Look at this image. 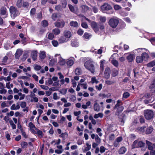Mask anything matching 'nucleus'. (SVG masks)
Instances as JSON below:
<instances>
[{
	"label": "nucleus",
	"instance_id": "1",
	"mask_svg": "<svg viewBox=\"0 0 155 155\" xmlns=\"http://www.w3.org/2000/svg\"><path fill=\"white\" fill-rule=\"evenodd\" d=\"M94 62L92 60L90 59L84 63V66L85 68L93 73L95 71V68L94 65Z\"/></svg>",
	"mask_w": 155,
	"mask_h": 155
},
{
	"label": "nucleus",
	"instance_id": "2",
	"mask_svg": "<svg viewBox=\"0 0 155 155\" xmlns=\"http://www.w3.org/2000/svg\"><path fill=\"white\" fill-rule=\"evenodd\" d=\"M9 12L11 18L14 19L15 18L18 16L20 13L17 8L13 6H11L9 8Z\"/></svg>",
	"mask_w": 155,
	"mask_h": 155
},
{
	"label": "nucleus",
	"instance_id": "3",
	"mask_svg": "<svg viewBox=\"0 0 155 155\" xmlns=\"http://www.w3.org/2000/svg\"><path fill=\"white\" fill-rule=\"evenodd\" d=\"M144 114L145 118L148 120L152 119L154 115L153 111L151 110H144Z\"/></svg>",
	"mask_w": 155,
	"mask_h": 155
},
{
	"label": "nucleus",
	"instance_id": "4",
	"mask_svg": "<svg viewBox=\"0 0 155 155\" xmlns=\"http://www.w3.org/2000/svg\"><path fill=\"white\" fill-rule=\"evenodd\" d=\"M108 23L109 25L111 27L114 28L116 27L118 25L119 20L117 18H112L109 20Z\"/></svg>",
	"mask_w": 155,
	"mask_h": 155
},
{
	"label": "nucleus",
	"instance_id": "5",
	"mask_svg": "<svg viewBox=\"0 0 155 155\" xmlns=\"http://www.w3.org/2000/svg\"><path fill=\"white\" fill-rule=\"evenodd\" d=\"M0 14L2 16L3 18H5L8 17V10L5 6H2L0 9Z\"/></svg>",
	"mask_w": 155,
	"mask_h": 155
},
{
	"label": "nucleus",
	"instance_id": "6",
	"mask_svg": "<svg viewBox=\"0 0 155 155\" xmlns=\"http://www.w3.org/2000/svg\"><path fill=\"white\" fill-rule=\"evenodd\" d=\"M112 9V6L107 3H104L101 7V10L104 12Z\"/></svg>",
	"mask_w": 155,
	"mask_h": 155
},
{
	"label": "nucleus",
	"instance_id": "7",
	"mask_svg": "<svg viewBox=\"0 0 155 155\" xmlns=\"http://www.w3.org/2000/svg\"><path fill=\"white\" fill-rule=\"evenodd\" d=\"M68 38V31H65L64 32V36H61L59 39L60 43H63L66 42Z\"/></svg>",
	"mask_w": 155,
	"mask_h": 155
},
{
	"label": "nucleus",
	"instance_id": "8",
	"mask_svg": "<svg viewBox=\"0 0 155 155\" xmlns=\"http://www.w3.org/2000/svg\"><path fill=\"white\" fill-rule=\"evenodd\" d=\"M117 54H114L110 58V59H112L111 60V63L114 66L117 67L118 66V61L114 58V57L117 56Z\"/></svg>",
	"mask_w": 155,
	"mask_h": 155
},
{
	"label": "nucleus",
	"instance_id": "9",
	"mask_svg": "<svg viewBox=\"0 0 155 155\" xmlns=\"http://www.w3.org/2000/svg\"><path fill=\"white\" fill-rule=\"evenodd\" d=\"M91 25L92 28L94 31L96 33H98L99 31V27L97 23L93 21Z\"/></svg>",
	"mask_w": 155,
	"mask_h": 155
},
{
	"label": "nucleus",
	"instance_id": "10",
	"mask_svg": "<svg viewBox=\"0 0 155 155\" xmlns=\"http://www.w3.org/2000/svg\"><path fill=\"white\" fill-rule=\"evenodd\" d=\"M64 24L65 23L63 21L58 20L54 23L55 25L57 27H63L64 26Z\"/></svg>",
	"mask_w": 155,
	"mask_h": 155
},
{
	"label": "nucleus",
	"instance_id": "11",
	"mask_svg": "<svg viewBox=\"0 0 155 155\" xmlns=\"http://www.w3.org/2000/svg\"><path fill=\"white\" fill-rule=\"evenodd\" d=\"M37 51H32L31 54V57L33 60L34 61L36 60L37 57Z\"/></svg>",
	"mask_w": 155,
	"mask_h": 155
},
{
	"label": "nucleus",
	"instance_id": "12",
	"mask_svg": "<svg viewBox=\"0 0 155 155\" xmlns=\"http://www.w3.org/2000/svg\"><path fill=\"white\" fill-rule=\"evenodd\" d=\"M71 45L73 47H77L79 46V43L78 40H72L71 41Z\"/></svg>",
	"mask_w": 155,
	"mask_h": 155
},
{
	"label": "nucleus",
	"instance_id": "13",
	"mask_svg": "<svg viewBox=\"0 0 155 155\" xmlns=\"http://www.w3.org/2000/svg\"><path fill=\"white\" fill-rule=\"evenodd\" d=\"M135 55L133 54H129L127 57V59L129 62H132L134 59Z\"/></svg>",
	"mask_w": 155,
	"mask_h": 155
},
{
	"label": "nucleus",
	"instance_id": "14",
	"mask_svg": "<svg viewBox=\"0 0 155 155\" xmlns=\"http://www.w3.org/2000/svg\"><path fill=\"white\" fill-rule=\"evenodd\" d=\"M124 109V107L123 106H120L119 107L117 110V111L115 112V115L119 116L120 114L122 111Z\"/></svg>",
	"mask_w": 155,
	"mask_h": 155
},
{
	"label": "nucleus",
	"instance_id": "15",
	"mask_svg": "<svg viewBox=\"0 0 155 155\" xmlns=\"http://www.w3.org/2000/svg\"><path fill=\"white\" fill-rule=\"evenodd\" d=\"M110 70L109 68H106L104 72L105 77L106 78H108L110 76Z\"/></svg>",
	"mask_w": 155,
	"mask_h": 155
},
{
	"label": "nucleus",
	"instance_id": "16",
	"mask_svg": "<svg viewBox=\"0 0 155 155\" xmlns=\"http://www.w3.org/2000/svg\"><path fill=\"white\" fill-rule=\"evenodd\" d=\"M20 108V105L18 103L16 104V105L14 104H13L10 107L11 110H17L19 109Z\"/></svg>",
	"mask_w": 155,
	"mask_h": 155
},
{
	"label": "nucleus",
	"instance_id": "17",
	"mask_svg": "<svg viewBox=\"0 0 155 155\" xmlns=\"http://www.w3.org/2000/svg\"><path fill=\"white\" fill-rule=\"evenodd\" d=\"M57 56H59V63L61 65H64L65 64V61L64 60L61 58L60 57V55L57 54L55 55V57Z\"/></svg>",
	"mask_w": 155,
	"mask_h": 155
},
{
	"label": "nucleus",
	"instance_id": "18",
	"mask_svg": "<svg viewBox=\"0 0 155 155\" xmlns=\"http://www.w3.org/2000/svg\"><path fill=\"white\" fill-rule=\"evenodd\" d=\"M22 53V51L21 49H17L15 54V57L16 58H18L21 55Z\"/></svg>",
	"mask_w": 155,
	"mask_h": 155
},
{
	"label": "nucleus",
	"instance_id": "19",
	"mask_svg": "<svg viewBox=\"0 0 155 155\" xmlns=\"http://www.w3.org/2000/svg\"><path fill=\"white\" fill-rule=\"evenodd\" d=\"M36 130L37 131L36 134H37L38 137L41 138H42L44 136L42 132L37 128H36Z\"/></svg>",
	"mask_w": 155,
	"mask_h": 155
},
{
	"label": "nucleus",
	"instance_id": "20",
	"mask_svg": "<svg viewBox=\"0 0 155 155\" xmlns=\"http://www.w3.org/2000/svg\"><path fill=\"white\" fill-rule=\"evenodd\" d=\"M46 56V52L45 51H40L39 57L41 59H44Z\"/></svg>",
	"mask_w": 155,
	"mask_h": 155
},
{
	"label": "nucleus",
	"instance_id": "21",
	"mask_svg": "<svg viewBox=\"0 0 155 155\" xmlns=\"http://www.w3.org/2000/svg\"><path fill=\"white\" fill-rule=\"evenodd\" d=\"M74 58L73 57H71L68 59V67L71 66L74 64Z\"/></svg>",
	"mask_w": 155,
	"mask_h": 155
},
{
	"label": "nucleus",
	"instance_id": "22",
	"mask_svg": "<svg viewBox=\"0 0 155 155\" xmlns=\"http://www.w3.org/2000/svg\"><path fill=\"white\" fill-rule=\"evenodd\" d=\"M23 0H18L16 2V6L18 8H21L22 7Z\"/></svg>",
	"mask_w": 155,
	"mask_h": 155
},
{
	"label": "nucleus",
	"instance_id": "23",
	"mask_svg": "<svg viewBox=\"0 0 155 155\" xmlns=\"http://www.w3.org/2000/svg\"><path fill=\"white\" fill-rule=\"evenodd\" d=\"M153 130V128L152 126L148 127L146 130L145 133L147 134H151Z\"/></svg>",
	"mask_w": 155,
	"mask_h": 155
},
{
	"label": "nucleus",
	"instance_id": "24",
	"mask_svg": "<svg viewBox=\"0 0 155 155\" xmlns=\"http://www.w3.org/2000/svg\"><path fill=\"white\" fill-rule=\"evenodd\" d=\"M49 59H51L49 63L50 66H53L56 63V61L54 59H53L52 57H50Z\"/></svg>",
	"mask_w": 155,
	"mask_h": 155
},
{
	"label": "nucleus",
	"instance_id": "25",
	"mask_svg": "<svg viewBox=\"0 0 155 155\" xmlns=\"http://www.w3.org/2000/svg\"><path fill=\"white\" fill-rule=\"evenodd\" d=\"M127 150L124 147H121L118 151V153L120 154H123L125 153Z\"/></svg>",
	"mask_w": 155,
	"mask_h": 155
},
{
	"label": "nucleus",
	"instance_id": "26",
	"mask_svg": "<svg viewBox=\"0 0 155 155\" xmlns=\"http://www.w3.org/2000/svg\"><path fill=\"white\" fill-rule=\"evenodd\" d=\"M56 88H50L49 91H46V94L47 96L50 95L51 93V91H54L56 89Z\"/></svg>",
	"mask_w": 155,
	"mask_h": 155
},
{
	"label": "nucleus",
	"instance_id": "27",
	"mask_svg": "<svg viewBox=\"0 0 155 155\" xmlns=\"http://www.w3.org/2000/svg\"><path fill=\"white\" fill-rule=\"evenodd\" d=\"M143 60L142 56H137L136 59V61L137 63L142 62Z\"/></svg>",
	"mask_w": 155,
	"mask_h": 155
},
{
	"label": "nucleus",
	"instance_id": "28",
	"mask_svg": "<svg viewBox=\"0 0 155 155\" xmlns=\"http://www.w3.org/2000/svg\"><path fill=\"white\" fill-rule=\"evenodd\" d=\"M94 109L95 111L98 112L100 110V107L96 102L95 103L94 106Z\"/></svg>",
	"mask_w": 155,
	"mask_h": 155
},
{
	"label": "nucleus",
	"instance_id": "29",
	"mask_svg": "<svg viewBox=\"0 0 155 155\" xmlns=\"http://www.w3.org/2000/svg\"><path fill=\"white\" fill-rule=\"evenodd\" d=\"M46 36L50 40H52L54 38V36L53 34L51 33H47Z\"/></svg>",
	"mask_w": 155,
	"mask_h": 155
},
{
	"label": "nucleus",
	"instance_id": "30",
	"mask_svg": "<svg viewBox=\"0 0 155 155\" xmlns=\"http://www.w3.org/2000/svg\"><path fill=\"white\" fill-rule=\"evenodd\" d=\"M141 56L143 58V60H145L147 59L149 57L148 54L145 52L143 53L142 54Z\"/></svg>",
	"mask_w": 155,
	"mask_h": 155
},
{
	"label": "nucleus",
	"instance_id": "31",
	"mask_svg": "<svg viewBox=\"0 0 155 155\" xmlns=\"http://www.w3.org/2000/svg\"><path fill=\"white\" fill-rule=\"evenodd\" d=\"M82 73V71L81 68H77L75 70V74L77 75H80Z\"/></svg>",
	"mask_w": 155,
	"mask_h": 155
},
{
	"label": "nucleus",
	"instance_id": "32",
	"mask_svg": "<svg viewBox=\"0 0 155 155\" xmlns=\"http://www.w3.org/2000/svg\"><path fill=\"white\" fill-rule=\"evenodd\" d=\"M105 61L104 60H101L100 61V68L101 70L103 71L104 70V66L105 64Z\"/></svg>",
	"mask_w": 155,
	"mask_h": 155
},
{
	"label": "nucleus",
	"instance_id": "33",
	"mask_svg": "<svg viewBox=\"0 0 155 155\" xmlns=\"http://www.w3.org/2000/svg\"><path fill=\"white\" fill-rule=\"evenodd\" d=\"M70 24L71 26L73 27H77L78 25V24L77 21H71Z\"/></svg>",
	"mask_w": 155,
	"mask_h": 155
},
{
	"label": "nucleus",
	"instance_id": "34",
	"mask_svg": "<svg viewBox=\"0 0 155 155\" xmlns=\"http://www.w3.org/2000/svg\"><path fill=\"white\" fill-rule=\"evenodd\" d=\"M155 65V61L154 60L149 62L147 64V66L149 67H152Z\"/></svg>",
	"mask_w": 155,
	"mask_h": 155
},
{
	"label": "nucleus",
	"instance_id": "35",
	"mask_svg": "<svg viewBox=\"0 0 155 155\" xmlns=\"http://www.w3.org/2000/svg\"><path fill=\"white\" fill-rule=\"evenodd\" d=\"M19 36L21 39V41L23 43L26 41V38L24 37V35L22 33H21L19 34Z\"/></svg>",
	"mask_w": 155,
	"mask_h": 155
},
{
	"label": "nucleus",
	"instance_id": "36",
	"mask_svg": "<svg viewBox=\"0 0 155 155\" xmlns=\"http://www.w3.org/2000/svg\"><path fill=\"white\" fill-rule=\"evenodd\" d=\"M52 32L54 33V34L58 35L60 33V31L58 29L55 28L53 30Z\"/></svg>",
	"mask_w": 155,
	"mask_h": 155
},
{
	"label": "nucleus",
	"instance_id": "37",
	"mask_svg": "<svg viewBox=\"0 0 155 155\" xmlns=\"http://www.w3.org/2000/svg\"><path fill=\"white\" fill-rule=\"evenodd\" d=\"M21 131L22 135L25 138L28 137V135L26 134V133L25 132L23 129H21Z\"/></svg>",
	"mask_w": 155,
	"mask_h": 155
},
{
	"label": "nucleus",
	"instance_id": "38",
	"mask_svg": "<svg viewBox=\"0 0 155 155\" xmlns=\"http://www.w3.org/2000/svg\"><path fill=\"white\" fill-rule=\"evenodd\" d=\"M34 69L36 71H39L41 68V66L37 64L34 65Z\"/></svg>",
	"mask_w": 155,
	"mask_h": 155
},
{
	"label": "nucleus",
	"instance_id": "39",
	"mask_svg": "<svg viewBox=\"0 0 155 155\" xmlns=\"http://www.w3.org/2000/svg\"><path fill=\"white\" fill-rule=\"evenodd\" d=\"M103 117V114L102 113H99L98 114H95L94 116L95 118H97L99 117L102 118Z\"/></svg>",
	"mask_w": 155,
	"mask_h": 155
},
{
	"label": "nucleus",
	"instance_id": "40",
	"mask_svg": "<svg viewBox=\"0 0 155 155\" xmlns=\"http://www.w3.org/2000/svg\"><path fill=\"white\" fill-rule=\"evenodd\" d=\"M51 43L54 47H56L58 46V41L55 40H53L51 41Z\"/></svg>",
	"mask_w": 155,
	"mask_h": 155
},
{
	"label": "nucleus",
	"instance_id": "41",
	"mask_svg": "<svg viewBox=\"0 0 155 155\" xmlns=\"http://www.w3.org/2000/svg\"><path fill=\"white\" fill-rule=\"evenodd\" d=\"M138 140H135L133 143L132 145V147L133 148H138L137 144H138Z\"/></svg>",
	"mask_w": 155,
	"mask_h": 155
},
{
	"label": "nucleus",
	"instance_id": "42",
	"mask_svg": "<svg viewBox=\"0 0 155 155\" xmlns=\"http://www.w3.org/2000/svg\"><path fill=\"white\" fill-rule=\"evenodd\" d=\"M118 71L116 69H114L112 72V75L113 77H115L118 74Z\"/></svg>",
	"mask_w": 155,
	"mask_h": 155
},
{
	"label": "nucleus",
	"instance_id": "43",
	"mask_svg": "<svg viewBox=\"0 0 155 155\" xmlns=\"http://www.w3.org/2000/svg\"><path fill=\"white\" fill-rule=\"evenodd\" d=\"M145 144V143L143 142L142 141H140L138 142L137 146L138 147H143Z\"/></svg>",
	"mask_w": 155,
	"mask_h": 155
},
{
	"label": "nucleus",
	"instance_id": "44",
	"mask_svg": "<svg viewBox=\"0 0 155 155\" xmlns=\"http://www.w3.org/2000/svg\"><path fill=\"white\" fill-rule=\"evenodd\" d=\"M21 147L23 148H24L28 146V144L26 142L23 141L21 143Z\"/></svg>",
	"mask_w": 155,
	"mask_h": 155
},
{
	"label": "nucleus",
	"instance_id": "45",
	"mask_svg": "<svg viewBox=\"0 0 155 155\" xmlns=\"http://www.w3.org/2000/svg\"><path fill=\"white\" fill-rule=\"evenodd\" d=\"M84 38L87 39H89V38H90L91 36V35H90L88 33L85 32L84 33Z\"/></svg>",
	"mask_w": 155,
	"mask_h": 155
},
{
	"label": "nucleus",
	"instance_id": "46",
	"mask_svg": "<svg viewBox=\"0 0 155 155\" xmlns=\"http://www.w3.org/2000/svg\"><path fill=\"white\" fill-rule=\"evenodd\" d=\"M68 7L71 12L73 13L76 12L74 8L72 5H68Z\"/></svg>",
	"mask_w": 155,
	"mask_h": 155
},
{
	"label": "nucleus",
	"instance_id": "47",
	"mask_svg": "<svg viewBox=\"0 0 155 155\" xmlns=\"http://www.w3.org/2000/svg\"><path fill=\"white\" fill-rule=\"evenodd\" d=\"M28 126L30 128V130L32 129H35L36 128L35 126V125L32 123L30 122L28 124Z\"/></svg>",
	"mask_w": 155,
	"mask_h": 155
},
{
	"label": "nucleus",
	"instance_id": "48",
	"mask_svg": "<svg viewBox=\"0 0 155 155\" xmlns=\"http://www.w3.org/2000/svg\"><path fill=\"white\" fill-rule=\"evenodd\" d=\"M114 8L115 10H118L121 9V7L118 5H114Z\"/></svg>",
	"mask_w": 155,
	"mask_h": 155
},
{
	"label": "nucleus",
	"instance_id": "49",
	"mask_svg": "<svg viewBox=\"0 0 155 155\" xmlns=\"http://www.w3.org/2000/svg\"><path fill=\"white\" fill-rule=\"evenodd\" d=\"M57 14L56 13H54L52 14L51 16V18L54 21H55L57 18Z\"/></svg>",
	"mask_w": 155,
	"mask_h": 155
},
{
	"label": "nucleus",
	"instance_id": "50",
	"mask_svg": "<svg viewBox=\"0 0 155 155\" xmlns=\"http://www.w3.org/2000/svg\"><path fill=\"white\" fill-rule=\"evenodd\" d=\"M95 140L96 142L98 143V144H99L101 141V138L99 137L98 135L96 134V137L95 138Z\"/></svg>",
	"mask_w": 155,
	"mask_h": 155
},
{
	"label": "nucleus",
	"instance_id": "51",
	"mask_svg": "<svg viewBox=\"0 0 155 155\" xmlns=\"http://www.w3.org/2000/svg\"><path fill=\"white\" fill-rule=\"evenodd\" d=\"M29 7V3L26 2H24L23 3V6L22 7L24 8H28Z\"/></svg>",
	"mask_w": 155,
	"mask_h": 155
},
{
	"label": "nucleus",
	"instance_id": "52",
	"mask_svg": "<svg viewBox=\"0 0 155 155\" xmlns=\"http://www.w3.org/2000/svg\"><path fill=\"white\" fill-rule=\"evenodd\" d=\"M2 73L5 76H7L8 74V70L6 68L3 69Z\"/></svg>",
	"mask_w": 155,
	"mask_h": 155
},
{
	"label": "nucleus",
	"instance_id": "53",
	"mask_svg": "<svg viewBox=\"0 0 155 155\" xmlns=\"http://www.w3.org/2000/svg\"><path fill=\"white\" fill-rule=\"evenodd\" d=\"M87 84L86 83L83 84H78L77 87H87Z\"/></svg>",
	"mask_w": 155,
	"mask_h": 155
},
{
	"label": "nucleus",
	"instance_id": "54",
	"mask_svg": "<svg viewBox=\"0 0 155 155\" xmlns=\"http://www.w3.org/2000/svg\"><path fill=\"white\" fill-rule=\"evenodd\" d=\"M65 81L68 83V78H65V80L63 79H61L60 81V82L61 84H64Z\"/></svg>",
	"mask_w": 155,
	"mask_h": 155
},
{
	"label": "nucleus",
	"instance_id": "55",
	"mask_svg": "<svg viewBox=\"0 0 155 155\" xmlns=\"http://www.w3.org/2000/svg\"><path fill=\"white\" fill-rule=\"evenodd\" d=\"M62 8H64L66 7L67 5V2L66 0H63L62 2Z\"/></svg>",
	"mask_w": 155,
	"mask_h": 155
},
{
	"label": "nucleus",
	"instance_id": "56",
	"mask_svg": "<svg viewBox=\"0 0 155 155\" xmlns=\"http://www.w3.org/2000/svg\"><path fill=\"white\" fill-rule=\"evenodd\" d=\"M42 25L44 27H46L48 25V22L45 20H44L42 22Z\"/></svg>",
	"mask_w": 155,
	"mask_h": 155
},
{
	"label": "nucleus",
	"instance_id": "57",
	"mask_svg": "<svg viewBox=\"0 0 155 155\" xmlns=\"http://www.w3.org/2000/svg\"><path fill=\"white\" fill-rule=\"evenodd\" d=\"M84 33V31L81 29H79L77 31L78 34L80 36H81Z\"/></svg>",
	"mask_w": 155,
	"mask_h": 155
},
{
	"label": "nucleus",
	"instance_id": "58",
	"mask_svg": "<svg viewBox=\"0 0 155 155\" xmlns=\"http://www.w3.org/2000/svg\"><path fill=\"white\" fill-rule=\"evenodd\" d=\"M86 145L87 146V147H86L84 152L85 151H87L90 150L91 148V145L89 144L88 143H87Z\"/></svg>",
	"mask_w": 155,
	"mask_h": 155
},
{
	"label": "nucleus",
	"instance_id": "59",
	"mask_svg": "<svg viewBox=\"0 0 155 155\" xmlns=\"http://www.w3.org/2000/svg\"><path fill=\"white\" fill-rule=\"evenodd\" d=\"M81 26L83 28H85L87 29L88 27V26L87 24V23L86 22H82L81 23Z\"/></svg>",
	"mask_w": 155,
	"mask_h": 155
},
{
	"label": "nucleus",
	"instance_id": "60",
	"mask_svg": "<svg viewBox=\"0 0 155 155\" xmlns=\"http://www.w3.org/2000/svg\"><path fill=\"white\" fill-rule=\"evenodd\" d=\"M4 48H5L8 50L10 48V45L8 43H6L4 44Z\"/></svg>",
	"mask_w": 155,
	"mask_h": 155
},
{
	"label": "nucleus",
	"instance_id": "61",
	"mask_svg": "<svg viewBox=\"0 0 155 155\" xmlns=\"http://www.w3.org/2000/svg\"><path fill=\"white\" fill-rule=\"evenodd\" d=\"M100 20L101 22H105L106 20V18L105 17L100 16Z\"/></svg>",
	"mask_w": 155,
	"mask_h": 155
},
{
	"label": "nucleus",
	"instance_id": "62",
	"mask_svg": "<svg viewBox=\"0 0 155 155\" xmlns=\"http://www.w3.org/2000/svg\"><path fill=\"white\" fill-rule=\"evenodd\" d=\"M8 59V58L7 56H5L2 59V62H3V63H6L7 62Z\"/></svg>",
	"mask_w": 155,
	"mask_h": 155
},
{
	"label": "nucleus",
	"instance_id": "63",
	"mask_svg": "<svg viewBox=\"0 0 155 155\" xmlns=\"http://www.w3.org/2000/svg\"><path fill=\"white\" fill-rule=\"evenodd\" d=\"M26 106V103L25 102H22L20 104V106L21 108H24Z\"/></svg>",
	"mask_w": 155,
	"mask_h": 155
},
{
	"label": "nucleus",
	"instance_id": "64",
	"mask_svg": "<svg viewBox=\"0 0 155 155\" xmlns=\"http://www.w3.org/2000/svg\"><path fill=\"white\" fill-rule=\"evenodd\" d=\"M129 96L130 94L129 93L127 92H125L123 94V97L125 98L128 97Z\"/></svg>",
	"mask_w": 155,
	"mask_h": 155
}]
</instances>
